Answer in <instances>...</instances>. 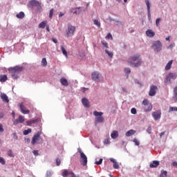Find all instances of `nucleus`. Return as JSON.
<instances>
[{
	"label": "nucleus",
	"instance_id": "62",
	"mask_svg": "<svg viewBox=\"0 0 177 177\" xmlns=\"http://www.w3.org/2000/svg\"><path fill=\"white\" fill-rule=\"evenodd\" d=\"M164 135H165V131L161 132L160 134V138H162V136H164Z\"/></svg>",
	"mask_w": 177,
	"mask_h": 177
},
{
	"label": "nucleus",
	"instance_id": "46",
	"mask_svg": "<svg viewBox=\"0 0 177 177\" xmlns=\"http://www.w3.org/2000/svg\"><path fill=\"white\" fill-rule=\"evenodd\" d=\"M169 111H177V107L176 106H171L169 108Z\"/></svg>",
	"mask_w": 177,
	"mask_h": 177
},
{
	"label": "nucleus",
	"instance_id": "54",
	"mask_svg": "<svg viewBox=\"0 0 177 177\" xmlns=\"http://www.w3.org/2000/svg\"><path fill=\"white\" fill-rule=\"evenodd\" d=\"M175 46V44H171L169 46H167V49H172Z\"/></svg>",
	"mask_w": 177,
	"mask_h": 177
},
{
	"label": "nucleus",
	"instance_id": "35",
	"mask_svg": "<svg viewBox=\"0 0 177 177\" xmlns=\"http://www.w3.org/2000/svg\"><path fill=\"white\" fill-rule=\"evenodd\" d=\"M46 21H43L42 22H41L39 24V28H44V27H46Z\"/></svg>",
	"mask_w": 177,
	"mask_h": 177
},
{
	"label": "nucleus",
	"instance_id": "6",
	"mask_svg": "<svg viewBox=\"0 0 177 177\" xmlns=\"http://www.w3.org/2000/svg\"><path fill=\"white\" fill-rule=\"evenodd\" d=\"M28 6V8H30V9H34L35 7L41 9V3L37 0H31L29 1Z\"/></svg>",
	"mask_w": 177,
	"mask_h": 177
},
{
	"label": "nucleus",
	"instance_id": "44",
	"mask_svg": "<svg viewBox=\"0 0 177 177\" xmlns=\"http://www.w3.org/2000/svg\"><path fill=\"white\" fill-rule=\"evenodd\" d=\"M56 162V165L57 167H59L62 162V161L60 160V158H57L55 160Z\"/></svg>",
	"mask_w": 177,
	"mask_h": 177
},
{
	"label": "nucleus",
	"instance_id": "23",
	"mask_svg": "<svg viewBox=\"0 0 177 177\" xmlns=\"http://www.w3.org/2000/svg\"><path fill=\"white\" fill-rule=\"evenodd\" d=\"M39 121V119L28 120V121H26V124H27V125H28V127H31V125H32V124H37V122H38Z\"/></svg>",
	"mask_w": 177,
	"mask_h": 177
},
{
	"label": "nucleus",
	"instance_id": "5",
	"mask_svg": "<svg viewBox=\"0 0 177 177\" xmlns=\"http://www.w3.org/2000/svg\"><path fill=\"white\" fill-rule=\"evenodd\" d=\"M177 78V74L175 73H169L165 79V84L166 85H168L169 84H171L172 82H171V80H176Z\"/></svg>",
	"mask_w": 177,
	"mask_h": 177
},
{
	"label": "nucleus",
	"instance_id": "38",
	"mask_svg": "<svg viewBox=\"0 0 177 177\" xmlns=\"http://www.w3.org/2000/svg\"><path fill=\"white\" fill-rule=\"evenodd\" d=\"M124 73H125V74H127V75H129V74H131V68H124Z\"/></svg>",
	"mask_w": 177,
	"mask_h": 177
},
{
	"label": "nucleus",
	"instance_id": "27",
	"mask_svg": "<svg viewBox=\"0 0 177 177\" xmlns=\"http://www.w3.org/2000/svg\"><path fill=\"white\" fill-rule=\"evenodd\" d=\"M8 76L6 75H0V82H6Z\"/></svg>",
	"mask_w": 177,
	"mask_h": 177
},
{
	"label": "nucleus",
	"instance_id": "25",
	"mask_svg": "<svg viewBox=\"0 0 177 177\" xmlns=\"http://www.w3.org/2000/svg\"><path fill=\"white\" fill-rule=\"evenodd\" d=\"M111 138L112 139H117L118 138V131H113L112 133L111 134Z\"/></svg>",
	"mask_w": 177,
	"mask_h": 177
},
{
	"label": "nucleus",
	"instance_id": "14",
	"mask_svg": "<svg viewBox=\"0 0 177 177\" xmlns=\"http://www.w3.org/2000/svg\"><path fill=\"white\" fill-rule=\"evenodd\" d=\"M25 119L23 115H19L18 119H15L12 120L14 125H18L19 124H23L24 122Z\"/></svg>",
	"mask_w": 177,
	"mask_h": 177
},
{
	"label": "nucleus",
	"instance_id": "21",
	"mask_svg": "<svg viewBox=\"0 0 177 177\" xmlns=\"http://www.w3.org/2000/svg\"><path fill=\"white\" fill-rule=\"evenodd\" d=\"M160 165V162L158 160H153L152 163L149 165L150 168H157Z\"/></svg>",
	"mask_w": 177,
	"mask_h": 177
},
{
	"label": "nucleus",
	"instance_id": "49",
	"mask_svg": "<svg viewBox=\"0 0 177 177\" xmlns=\"http://www.w3.org/2000/svg\"><path fill=\"white\" fill-rule=\"evenodd\" d=\"M12 136H13L15 140H17L19 139V136H17V134L16 133V132H14L12 133Z\"/></svg>",
	"mask_w": 177,
	"mask_h": 177
},
{
	"label": "nucleus",
	"instance_id": "55",
	"mask_svg": "<svg viewBox=\"0 0 177 177\" xmlns=\"http://www.w3.org/2000/svg\"><path fill=\"white\" fill-rule=\"evenodd\" d=\"M106 38V39H110V38H113V36L111 35V33H108Z\"/></svg>",
	"mask_w": 177,
	"mask_h": 177
},
{
	"label": "nucleus",
	"instance_id": "60",
	"mask_svg": "<svg viewBox=\"0 0 177 177\" xmlns=\"http://www.w3.org/2000/svg\"><path fill=\"white\" fill-rule=\"evenodd\" d=\"M52 41H53V42H54V44H57V39H56V38H53V39H52Z\"/></svg>",
	"mask_w": 177,
	"mask_h": 177
},
{
	"label": "nucleus",
	"instance_id": "16",
	"mask_svg": "<svg viewBox=\"0 0 177 177\" xmlns=\"http://www.w3.org/2000/svg\"><path fill=\"white\" fill-rule=\"evenodd\" d=\"M82 103L83 106L86 107V109H89L91 107L89 100H88L86 97L82 98Z\"/></svg>",
	"mask_w": 177,
	"mask_h": 177
},
{
	"label": "nucleus",
	"instance_id": "63",
	"mask_svg": "<svg viewBox=\"0 0 177 177\" xmlns=\"http://www.w3.org/2000/svg\"><path fill=\"white\" fill-rule=\"evenodd\" d=\"M110 161H111V162H113V164L117 162V161H115V159H114L113 158H110Z\"/></svg>",
	"mask_w": 177,
	"mask_h": 177
},
{
	"label": "nucleus",
	"instance_id": "36",
	"mask_svg": "<svg viewBox=\"0 0 177 177\" xmlns=\"http://www.w3.org/2000/svg\"><path fill=\"white\" fill-rule=\"evenodd\" d=\"M93 23H94L95 26H97V27H98L99 28H100L101 24H100V21H99V20H97V19H94V20H93Z\"/></svg>",
	"mask_w": 177,
	"mask_h": 177
},
{
	"label": "nucleus",
	"instance_id": "17",
	"mask_svg": "<svg viewBox=\"0 0 177 177\" xmlns=\"http://www.w3.org/2000/svg\"><path fill=\"white\" fill-rule=\"evenodd\" d=\"M0 97L3 100V102H4L5 103H9V97L4 93H1Z\"/></svg>",
	"mask_w": 177,
	"mask_h": 177
},
{
	"label": "nucleus",
	"instance_id": "43",
	"mask_svg": "<svg viewBox=\"0 0 177 177\" xmlns=\"http://www.w3.org/2000/svg\"><path fill=\"white\" fill-rule=\"evenodd\" d=\"M8 156H9V157H15V155L13 154V152L11 149L8 150Z\"/></svg>",
	"mask_w": 177,
	"mask_h": 177
},
{
	"label": "nucleus",
	"instance_id": "7",
	"mask_svg": "<svg viewBox=\"0 0 177 177\" xmlns=\"http://www.w3.org/2000/svg\"><path fill=\"white\" fill-rule=\"evenodd\" d=\"M75 32V26H73L71 24L68 25V30L66 31V37H73Z\"/></svg>",
	"mask_w": 177,
	"mask_h": 177
},
{
	"label": "nucleus",
	"instance_id": "20",
	"mask_svg": "<svg viewBox=\"0 0 177 177\" xmlns=\"http://www.w3.org/2000/svg\"><path fill=\"white\" fill-rule=\"evenodd\" d=\"M59 82L63 86H68V81L65 77H62L59 80Z\"/></svg>",
	"mask_w": 177,
	"mask_h": 177
},
{
	"label": "nucleus",
	"instance_id": "24",
	"mask_svg": "<svg viewBox=\"0 0 177 177\" xmlns=\"http://www.w3.org/2000/svg\"><path fill=\"white\" fill-rule=\"evenodd\" d=\"M153 110V106L151 104H148L147 106H145L144 111L147 113L149 111H151Z\"/></svg>",
	"mask_w": 177,
	"mask_h": 177
},
{
	"label": "nucleus",
	"instance_id": "22",
	"mask_svg": "<svg viewBox=\"0 0 177 177\" xmlns=\"http://www.w3.org/2000/svg\"><path fill=\"white\" fill-rule=\"evenodd\" d=\"M173 100L177 103V86L173 89Z\"/></svg>",
	"mask_w": 177,
	"mask_h": 177
},
{
	"label": "nucleus",
	"instance_id": "29",
	"mask_svg": "<svg viewBox=\"0 0 177 177\" xmlns=\"http://www.w3.org/2000/svg\"><path fill=\"white\" fill-rule=\"evenodd\" d=\"M26 16V15L24 14V12H20L19 14H17L16 15V17L17 19H24V17Z\"/></svg>",
	"mask_w": 177,
	"mask_h": 177
},
{
	"label": "nucleus",
	"instance_id": "56",
	"mask_svg": "<svg viewBox=\"0 0 177 177\" xmlns=\"http://www.w3.org/2000/svg\"><path fill=\"white\" fill-rule=\"evenodd\" d=\"M134 82L135 84H138V85H142V84L139 82V80L138 79H135Z\"/></svg>",
	"mask_w": 177,
	"mask_h": 177
},
{
	"label": "nucleus",
	"instance_id": "18",
	"mask_svg": "<svg viewBox=\"0 0 177 177\" xmlns=\"http://www.w3.org/2000/svg\"><path fill=\"white\" fill-rule=\"evenodd\" d=\"M71 12L73 13V15H80L81 13V7L71 8Z\"/></svg>",
	"mask_w": 177,
	"mask_h": 177
},
{
	"label": "nucleus",
	"instance_id": "26",
	"mask_svg": "<svg viewBox=\"0 0 177 177\" xmlns=\"http://www.w3.org/2000/svg\"><path fill=\"white\" fill-rule=\"evenodd\" d=\"M135 133H136V131L131 129V130L128 131L125 133V135H126V136L129 137V136H132V135H135Z\"/></svg>",
	"mask_w": 177,
	"mask_h": 177
},
{
	"label": "nucleus",
	"instance_id": "51",
	"mask_svg": "<svg viewBox=\"0 0 177 177\" xmlns=\"http://www.w3.org/2000/svg\"><path fill=\"white\" fill-rule=\"evenodd\" d=\"M131 114H136V109H135V108H132L131 109Z\"/></svg>",
	"mask_w": 177,
	"mask_h": 177
},
{
	"label": "nucleus",
	"instance_id": "12",
	"mask_svg": "<svg viewBox=\"0 0 177 177\" xmlns=\"http://www.w3.org/2000/svg\"><path fill=\"white\" fill-rule=\"evenodd\" d=\"M22 114H30V110L27 109L23 103L18 104Z\"/></svg>",
	"mask_w": 177,
	"mask_h": 177
},
{
	"label": "nucleus",
	"instance_id": "58",
	"mask_svg": "<svg viewBox=\"0 0 177 177\" xmlns=\"http://www.w3.org/2000/svg\"><path fill=\"white\" fill-rule=\"evenodd\" d=\"M11 114H12L13 120H16V119H15V115H16V113H15V111H12Z\"/></svg>",
	"mask_w": 177,
	"mask_h": 177
},
{
	"label": "nucleus",
	"instance_id": "50",
	"mask_svg": "<svg viewBox=\"0 0 177 177\" xmlns=\"http://www.w3.org/2000/svg\"><path fill=\"white\" fill-rule=\"evenodd\" d=\"M133 142L135 143V145L136 146H139V145H140V142H139V140H136V139H134L133 140Z\"/></svg>",
	"mask_w": 177,
	"mask_h": 177
},
{
	"label": "nucleus",
	"instance_id": "11",
	"mask_svg": "<svg viewBox=\"0 0 177 177\" xmlns=\"http://www.w3.org/2000/svg\"><path fill=\"white\" fill-rule=\"evenodd\" d=\"M41 131H38L36 134H35L32 138L31 144L34 146L37 144V142L41 139Z\"/></svg>",
	"mask_w": 177,
	"mask_h": 177
},
{
	"label": "nucleus",
	"instance_id": "28",
	"mask_svg": "<svg viewBox=\"0 0 177 177\" xmlns=\"http://www.w3.org/2000/svg\"><path fill=\"white\" fill-rule=\"evenodd\" d=\"M61 51L62 52L64 56H65V57H68V55H67V50H66V48H64V46H61Z\"/></svg>",
	"mask_w": 177,
	"mask_h": 177
},
{
	"label": "nucleus",
	"instance_id": "1",
	"mask_svg": "<svg viewBox=\"0 0 177 177\" xmlns=\"http://www.w3.org/2000/svg\"><path fill=\"white\" fill-rule=\"evenodd\" d=\"M129 63L131 67H140L142 63H143V60L140 58V55L135 54L129 57Z\"/></svg>",
	"mask_w": 177,
	"mask_h": 177
},
{
	"label": "nucleus",
	"instance_id": "2",
	"mask_svg": "<svg viewBox=\"0 0 177 177\" xmlns=\"http://www.w3.org/2000/svg\"><path fill=\"white\" fill-rule=\"evenodd\" d=\"M24 68L21 66H16L13 68H8V71L13 80H17L19 78V74L23 71Z\"/></svg>",
	"mask_w": 177,
	"mask_h": 177
},
{
	"label": "nucleus",
	"instance_id": "32",
	"mask_svg": "<svg viewBox=\"0 0 177 177\" xmlns=\"http://www.w3.org/2000/svg\"><path fill=\"white\" fill-rule=\"evenodd\" d=\"M105 53H106V55H108V56H109V57H110V59H113V56H114V54H113V52L106 49Z\"/></svg>",
	"mask_w": 177,
	"mask_h": 177
},
{
	"label": "nucleus",
	"instance_id": "3",
	"mask_svg": "<svg viewBox=\"0 0 177 177\" xmlns=\"http://www.w3.org/2000/svg\"><path fill=\"white\" fill-rule=\"evenodd\" d=\"M151 48L154 52H161L162 50V43L160 40H155L152 42Z\"/></svg>",
	"mask_w": 177,
	"mask_h": 177
},
{
	"label": "nucleus",
	"instance_id": "9",
	"mask_svg": "<svg viewBox=\"0 0 177 177\" xmlns=\"http://www.w3.org/2000/svg\"><path fill=\"white\" fill-rule=\"evenodd\" d=\"M145 4L147 6L148 20H149V21H151V10H150V8H151V4L150 3V1H149V0H145Z\"/></svg>",
	"mask_w": 177,
	"mask_h": 177
},
{
	"label": "nucleus",
	"instance_id": "33",
	"mask_svg": "<svg viewBox=\"0 0 177 177\" xmlns=\"http://www.w3.org/2000/svg\"><path fill=\"white\" fill-rule=\"evenodd\" d=\"M168 175V172L165 170H162L160 171V177H167Z\"/></svg>",
	"mask_w": 177,
	"mask_h": 177
},
{
	"label": "nucleus",
	"instance_id": "47",
	"mask_svg": "<svg viewBox=\"0 0 177 177\" xmlns=\"http://www.w3.org/2000/svg\"><path fill=\"white\" fill-rule=\"evenodd\" d=\"M53 8L50 10V12H49V17L50 19H52V17H53Z\"/></svg>",
	"mask_w": 177,
	"mask_h": 177
},
{
	"label": "nucleus",
	"instance_id": "41",
	"mask_svg": "<svg viewBox=\"0 0 177 177\" xmlns=\"http://www.w3.org/2000/svg\"><path fill=\"white\" fill-rule=\"evenodd\" d=\"M113 168H114L115 169H118V168H120V165H118V162H115L113 163Z\"/></svg>",
	"mask_w": 177,
	"mask_h": 177
},
{
	"label": "nucleus",
	"instance_id": "42",
	"mask_svg": "<svg viewBox=\"0 0 177 177\" xmlns=\"http://www.w3.org/2000/svg\"><path fill=\"white\" fill-rule=\"evenodd\" d=\"M142 104H143L144 106H148V105H149V100L145 99V100L142 101Z\"/></svg>",
	"mask_w": 177,
	"mask_h": 177
},
{
	"label": "nucleus",
	"instance_id": "10",
	"mask_svg": "<svg viewBox=\"0 0 177 177\" xmlns=\"http://www.w3.org/2000/svg\"><path fill=\"white\" fill-rule=\"evenodd\" d=\"M80 164L83 165V167H86L88 165V157L85 153H82L80 155Z\"/></svg>",
	"mask_w": 177,
	"mask_h": 177
},
{
	"label": "nucleus",
	"instance_id": "45",
	"mask_svg": "<svg viewBox=\"0 0 177 177\" xmlns=\"http://www.w3.org/2000/svg\"><path fill=\"white\" fill-rule=\"evenodd\" d=\"M102 45L104 46V48H109V44L107 42H104L103 41H101Z\"/></svg>",
	"mask_w": 177,
	"mask_h": 177
},
{
	"label": "nucleus",
	"instance_id": "31",
	"mask_svg": "<svg viewBox=\"0 0 177 177\" xmlns=\"http://www.w3.org/2000/svg\"><path fill=\"white\" fill-rule=\"evenodd\" d=\"M171 67H172V60L169 61L166 66H165V70L168 71V70H171Z\"/></svg>",
	"mask_w": 177,
	"mask_h": 177
},
{
	"label": "nucleus",
	"instance_id": "57",
	"mask_svg": "<svg viewBox=\"0 0 177 177\" xmlns=\"http://www.w3.org/2000/svg\"><path fill=\"white\" fill-rule=\"evenodd\" d=\"M32 153H33L34 156H38L39 155L38 150H34L32 151Z\"/></svg>",
	"mask_w": 177,
	"mask_h": 177
},
{
	"label": "nucleus",
	"instance_id": "37",
	"mask_svg": "<svg viewBox=\"0 0 177 177\" xmlns=\"http://www.w3.org/2000/svg\"><path fill=\"white\" fill-rule=\"evenodd\" d=\"M48 64V62H46V58H43L41 59V66H43V67H45L46 66H47Z\"/></svg>",
	"mask_w": 177,
	"mask_h": 177
},
{
	"label": "nucleus",
	"instance_id": "34",
	"mask_svg": "<svg viewBox=\"0 0 177 177\" xmlns=\"http://www.w3.org/2000/svg\"><path fill=\"white\" fill-rule=\"evenodd\" d=\"M31 132H32V130L31 129H28L26 130H24L23 131V134L25 136H27V135H28V133H31Z\"/></svg>",
	"mask_w": 177,
	"mask_h": 177
},
{
	"label": "nucleus",
	"instance_id": "61",
	"mask_svg": "<svg viewBox=\"0 0 177 177\" xmlns=\"http://www.w3.org/2000/svg\"><path fill=\"white\" fill-rule=\"evenodd\" d=\"M77 151H78V152L80 153V156H81L82 153H84L83 151H82V150L81 149V148H78V149H77Z\"/></svg>",
	"mask_w": 177,
	"mask_h": 177
},
{
	"label": "nucleus",
	"instance_id": "13",
	"mask_svg": "<svg viewBox=\"0 0 177 177\" xmlns=\"http://www.w3.org/2000/svg\"><path fill=\"white\" fill-rule=\"evenodd\" d=\"M157 89H158V87H157L156 86H154V85L151 86L149 95V96H156Z\"/></svg>",
	"mask_w": 177,
	"mask_h": 177
},
{
	"label": "nucleus",
	"instance_id": "48",
	"mask_svg": "<svg viewBox=\"0 0 177 177\" xmlns=\"http://www.w3.org/2000/svg\"><path fill=\"white\" fill-rule=\"evenodd\" d=\"M102 162H103V159L100 158V160H99V161H96V162H95V164L96 165H100L102 164Z\"/></svg>",
	"mask_w": 177,
	"mask_h": 177
},
{
	"label": "nucleus",
	"instance_id": "15",
	"mask_svg": "<svg viewBox=\"0 0 177 177\" xmlns=\"http://www.w3.org/2000/svg\"><path fill=\"white\" fill-rule=\"evenodd\" d=\"M152 117L155 121L161 118V111H156L152 113Z\"/></svg>",
	"mask_w": 177,
	"mask_h": 177
},
{
	"label": "nucleus",
	"instance_id": "8",
	"mask_svg": "<svg viewBox=\"0 0 177 177\" xmlns=\"http://www.w3.org/2000/svg\"><path fill=\"white\" fill-rule=\"evenodd\" d=\"M100 77H102V74L98 71H95L91 73L92 80L95 81V82H99L100 81Z\"/></svg>",
	"mask_w": 177,
	"mask_h": 177
},
{
	"label": "nucleus",
	"instance_id": "4",
	"mask_svg": "<svg viewBox=\"0 0 177 177\" xmlns=\"http://www.w3.org/2000/svg\"><path fill=\"white\" fill-rule=\"evenodd\" d=\"M93 115L95 117V124H102V122H104V118L102 116L103 115V112L94 111Z\"/></svg>",
	"mask_w": 177,
	"mask_h": 177
},
{
	"label": "nucleus",
	"instance_id": "53",
	"mask_svg": "<svg viewBox=\"0 0 177 177\" xmlns=\"http://www.w3.org/2000/svg\"><path fill=\"white\" fill-rule=\"evenodd\" d=\"M122 92H124V93H128V90L127 89L126 87H122Z\"/></svg>",
	"mask_w": 177,
	"mask_h": 177
},
{
	"label": "nucleus",
	"instance_id": "52",
	"mask_svg": "<svg viewBox=\"0 0 177 177\" xmlns=\"http://www.w3.org/2000/svg\"><path fill=\"white\" fill-rule=\"evenodd\" d=\"M147 133H151V126L148 127L147 129Z\"/></svg>",
	"mask_w": 177,
	"mask_h": 177
},
{
	"label": "nucleus",
	"instance_id": "40",
	"mask_svg": "<svg viewBox=\"0 0 177 177\" xmlns=\"http://www.w3.org/2000/svg\"><path fill=\"white\" fill-rule=\"evenodd\" d=\"M53 174V172H52V171H50V170H48L46 171V176L50 177V176H52Z\"/></svg>",
	"mask_w": 177,
	"mask_h": 177
},
{
	"label": "nucleus",
	"instance_id": "64",
	"mask_svg": "<svg viewBox=\"0 0 177 177\" xmlns=\"http://www.w3.org/2000/svg\"><path fill=\"white\" fill-rule=\"evenodd\" d=\"M110 141L109 140H104V145H109Z\"/></svg>",
	"mask_w": 177,
	"mask_h": 177
},
{
	"label": "nucleus",
	"instance_id": "30",
	"mask_svg": "<svg viewBox=\"0 0 177 177\" xmlns=\"http://www.w3.org/2000/svg\"><path fill=\"white\" fill-rule=\"evenodd\" d=\"M71 174V171H68L67 170H64L62 173V176L63 177H68L69 175Z\"/></svg>",
	"mask_w": 177,
	"mask_h": 177
},
{
	"label": "nucleus",
	"instance_id": "59",
	"mask_svg": "<svg viewBox=\"0 0 177 177\" xmlns=\"http://www.w3.org/2000/svg\"><path fill=\"white\" fill-rule=\"evenodd\" d=\"M171 165H173V167H177V162L174 161L171 163Z\"/></svg>",
	"mask_w": 177,
	"mask_h": 177
},
{
	"label": "nucleus",
	"instance_id": "19",
	"mask_svg": "<svg viewBox=\"0 0 177 177\" xmlns=\"http://www.w3.org/2000/svg\"><path fill=\"white\" fill-rule=\"evenodd\" d=\"M147 37H149V38H153V37H154V35H156V32H154V31H153V30L151 29H149L146 31L145 32Z\"/></svg>",
	"mask_w": 177,
	"mask_h": 177
},
{
	"label": "nucleus",
	"instance_id": "39",
	"mask_svg": "<svg viewBox=\"0 0 177 177\" xmlns=\"http://www.w3.org/2000/svg\"><path fill=\"white\" fill-rule=\"evenodd\" d=\"M160 21H161V18H157L156 19V27H160Z\"/></svg>",
	"mask_w": 177,
	"mask_h": 177
}]
</instances>
